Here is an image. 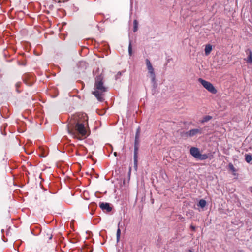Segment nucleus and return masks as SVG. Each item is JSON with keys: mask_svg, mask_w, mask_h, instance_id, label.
Instances as JSON below:
<instances>
[{"mask_svg": "<svg viewBox=\"0 0 252 252\" xmlns=\"http://www.w3.org/2000/svg\"><path fill=\"white\" fill-rule=\"evenodd\" d=\"M88 116L85 113L73 115L68 125V131L74 138L82 139L88 135Z\"/></svg>", "mask_w": 252, "mask_h": 252, "instance_id": "1", "label": "nucleus"}, {"mask_svg": "<svg viewBox=\"0 0 252 252\" xmlns=\"http://www.w3.org/2000/svg\"><path fill=\"white\" fill-rule=\"evenodd\" d=\"M106 91V88L103 85L102 78L100 77H97L95 84V90L93 92V94L97 97L100 101L103 100L101 96L102 94Z\"/></svg>", "mask_w": 252, "mask_h": 252, "instance_id": "2", "label": "nucleus"}, {"mask_svg": "<svg viewBox=\"0 0 252 252\" xmlns=\"http://www.w3.org/2000/svg\"><path fill=\"white\" fill-rule=\"evenodd\" d=\"M198 81L202 84V85L207 89L209 92L212 94H216L217 93V90L213 86L212 84L205 81L201 78H199L198 79Z\"/></svg>", "mask_w": 252, "mask_h": 252, "instance_id": "3", "label": "nucleus"}, {"mask_svg": "<svg viewBox=\"0 0 252 252\" xmlns=\"http://www.w3.org/2000/svg\"><path fill=\"white\" fill-rule=\"evenodd\" d=\"M145 63L149 76L151 78L152 81H154L155 79V74L152 63L148 59L145 60Z\"/></svg>", "mask_w": 252, "mask_h": 252, "instance_id": "4", "label": "nucleus"}, {"mask_svg": "<svg viewBox=\"0 0 252 252\" xmlns=\"http://www.w3.org/2000/svg\"><path fill=\"white\" fill-rule=\"evenodd\" d=\"M190 154L196 158H198L201 159H204L206 158L207 156L205 155H202L200 154L198 149L196 148H191L190 150Z\"/></svg>", "mask_w": 252, "mask_h": 252, "instance_id": "5", "label": "nucleus"}, {"mask_svg": "<svg viewBox=\"0 0 252 252\" xmlns=\"http://www.w3.org/2000/svg\"><path fill=\"white\" fill-rule=\"evenodd\" d=\"M202 133V129H193L188 132H187L185 134L187 137H192L195 136L198 134Z\"/></svg>", "mask_w": 252, "mask_h": 252, "instance_id": "6", "label": "nucleus"}, {"mask_svg": "<svg viewBox=\"0 0 252 252\" xmlns=\"http://www.w3.org/2000/svg\"><path fill=\"white\" fill-rule=\"evenodd\" d=\"M100 207L102 210H106L108 212L111 210V208L110 207L109 204L107 203H100L99 204Z\"/></svg>", "mask_w": 252, "mask_h": 252, "instance_id": "7", "label": "nucleus"}, {"mask_svg": "<svg viewBox=\"0 0 252 252\" xmlns=\"http://www.w3.org/2000/svg\"><path fill=\"white\" fill-rule=\"evenodd\" d=\"M212 50V46L210 44H208L206 46L205 48V53L206 55H208Z\"/></svg>", "mask_w": 252, "mask_h": 252, "instance_id": "8", "label": "nucleus"}, {"mask_svg": "<svg viewBox=\"0 0 252 252\" xmlns=\"http://www.w3.org/2000/svg\"><path fill=\"white\" fill-rule=\"evenodd\" d=\"M247 54H248L249 56L247 58V62L248 63H252V52L250 51H248L247 52Z\"/></svg>", "mask_w": 252, "mask_h": 252, "instance_id": "9", "label": "nucleus"}, {"mask_svg": "<svg viewBox=\"0 0 252 252\" xmlns=\"http://www.w3.org/2000/svg\"><path fill=\"white\" fill-rule=\"evenodd\" d=\"M211 118L212 117L210 116H206L204 118H203L201 120H200V122L201 123H204L209 121L211 119Z\"/></svg>", "mask_w": 252, "mask_h": 252, "instance_id": "10", "label": "nucleus"}, {"mask_svg": "<svg viewBox=\"0 0 252 252\" xmlns=\"http://www.w3.org/2000/svg\"><path fill=\"white\" fill-rule=\"evenodd\" d=\"M134 27L133 32H136L138 30V23L136 20H134L133 21Z\"/></svg>", "mask_w": 252, "mask_h": 252, "instance_id": "11", "label": "nucleus"}, {"mask_svg": "<svg viewBox=\"0 0 252 252\" xmlns=\"http://www.w3.org/2000/svg\"><path fill=\"white\" fill-rule=\"evenodd\" d=\"M134 166L135 170H137V156L136 153L134 154Z\"/></svg>", "mask_w": 252, "mask_h": 252, "instance_id": "12", "label": "nucleus"}, {"mask_svg": "<svg viewBox=\"0 0 252 252\" xmlns=\"http://www.w3.org/2000/svg\"><path fill=\"white\" fill-rule=\"evenodd\" d=\"M206 204V201L203 199H201L199 201L198 205L201 208H203L205 206Z\"/></svg>", "mask_w": 252, "mask_h": 252, "instance_id": "13", "label": "nucleus"}, {"mask_svg": "<svg viewBox=\"0 0 252 252\" xmlns=\"http://www.w3.org/2000/svg\"><path fill=\"white\" fill-rule=\"evenodd\" d=\"M245 160L248 163H250L252 160L251 156L249 155H246Z\"/></svg>", "mask_w": 252, "mask_h": 252, "instance_id": "14", "label": "nucleus"}, {"mask_svg": "<svg viewBox=\"0 0 252 252\" xmlns=\"http://www.w3.org/2000/svg\"><path fill=\"white\" fill-rule=\"evenodd\" d=\"M128 53L130 56H131L132 55V45L131 42H130L128 46Z\"/></svg>", "mask_w": 252, "mask_h": 252, "instance_id": "15", "label": "nucleus"}, {"mask_svg": "<svg viewBox=\"0 0 252 252\" xmlns=\"http://www.w3.org/2000/svg\"><path fill=\"white\" fill-rule=\"evenodd\" d=\"M228 167H229V169L233 172H236V170L235 169V168H234V167L233 166V165L230 163L228 165Z\"/></svg>", "mask_w": 252, "mask_h": 252, "instance_id": "16", "label": "nucleus"}, {"mask_svg": "<svg viewBox=\"0 0 252 252\" xmlns=\"http://www.w3.org/2000/svg\"><path fill=\"white\" fill-rule=\"evenodd\" d=\"M120 234H121V230H120V229L119 228V229H118V230H117V241H119V239H120Z\"/></svg>", "mask_w": 252, "mask_h": 252, "instance_id": "17", "label": "nucleus"}, {"mask_svg": "<svg viewBox=\"0 0 252 252\" xmlns=\"http://www.w3.org/2000/svg\"><path fill=\"white\" fill-rule=\"evenodd\" d=\"M139 129H138L137 132H136V136H135V143H136L137 142V140H138V139L139 137Z\"/></svg>", "mask_w": 252, "mask_h": 252, "instance_id": "18", "label": "nucleus"}, {"mask_svg": "<svg viewBox=\"0 0 252 252\" xmlns=\"http://www.w3.org/2000/svg\"><path fill=\"white\" fill-rule=\"evenodd\" d=\"M191 229H192L193 230H195V227H194V226H191Z\"/></svg>", "mask_w": 252, "mask_h": 252, "instance_id": "19", "label": "nucleus"}, {"mask_svg": "<svg viewBox=\"0 0 252 252\" xmlns=\"http://www.w3.org/2000/svg\"><path fill=\"white\" fill-rule=\"evenodd\" d=\"M91 206H95V205L94 203H92V204L90 205Z\"/></svg>", "mask_w": 252, "mask_h": 252, "instance_id": "20", "label": "nucleus"}, {"mask_svg": "<svg viewBox=\"0 0 252 252\" xmlns=\"http://www.w3.org/2000/svg\"><path fill=\"white\" fill-rule=\"evenodd\" d=\"M114 155L116 156H117V152H114Z\"/></svg>", "mask_w": 252, "mask_h": 252, "instance_id": "21", "label": "nucleus"}, {"mask_svg": "<svg viewBox=\"0 0 252 252\" xmlns=\"http://www.w3.org/2000/svg\"><path fill=\"white\" fill-rule=\"evenodd\" d=\"M187 252H192L191 250H189Z\"/></svg>", "mask_w": 252, "mask_h": 252, "instance_id": "22", "label": "nucleus"}, {"mask_svg": "<svg viewBox=\"0 0 252 252\" xmlns=\"http://www.w3.org/2000/svg\"><path fill=\"white\" fill-rule=\"evenodd\" d=\"M131 167H130V168H129V173H130V172H131Z\"/></svg>", "mask_w": 252, "mask_h": 252, "instance_id": "23", "label": "nucleus"}, {"mask_svg": "<svg viewBox=\"0 0 252 252\" xmlns=\"http://www.w3.org/2000/svg\"><path fill=\"white\" fill-rule=\"evenodd\" d=\"M29 85H30L32 83H27Z\"/></svg>", "mask_w": 252, "mask_h": 252, "instance_id": "24", "label": "nucleus"}]
</instances>
